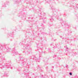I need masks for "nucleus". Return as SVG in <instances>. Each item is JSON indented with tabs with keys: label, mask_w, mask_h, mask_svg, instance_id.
Returning <instances> with one entry per match:
<instances>
[{
	"label": "nucleus",
	"mask_w": 78,
	"mask_h": 78,
	"mask_svg": "<svg viewBox=\"0 0 78 78\" xmlns=\"http://www.w3.org/2000/svg\"><path fill=\"white\" fill-rule=\"evenodd\" d=\"M69 75H72V73H69Z\"/></svg>",
	"instance_id": "obj_1"
},
{
	"label": "nucleus",
	"mask_w": 78,
	"mask_h": 78,
	"mask_svg": "<svg viewBox=\"0 0 78 78\" xmlns=\"http://www.w3.org/2000/svg\"><path fill=\"white\" fill-rule=\"evenodd\" d=\"M65 48H66V49H68V48L66 46H65Z\"/></svg>",
	"instance_id": "obj_2"
}]
</instances>
